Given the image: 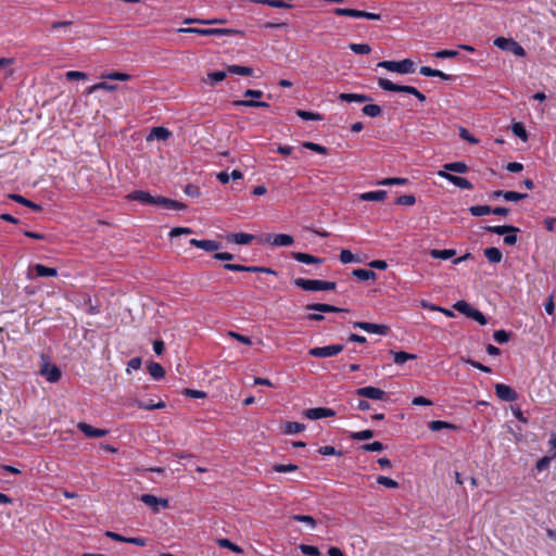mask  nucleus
Instances as JSON below:
<instances>
[{
  "instance_id": "62",
  "label": "nucleus",
  "mask_w": 556,
  "mask_h": 556,
  "mask_svg": "<svg viewBox=\"0 0 556 556\" xmlns=\"http://www.w3.org/2000/svg\"><path fill=\"white\" fill-rule=\"evenodd\" d=\"M65 76H66L67 80H79V79L87 78L86 73L78 72V71H68V72H66Z\"/></svg>"
},
{
  "instance_id": "51",
  "label": "nucleus",
  "mask_w": 556,
  "mask_h": 556,
  "mask_svg": "<svg viewBox=\"0 0 556 556\" xmlns=\"http://www.w3.org/2000/svg\"><path fill=\"white\" fill-rule=\"evenodd\" d=\"M405 184H407V179L406 178H399V177L384 178V179L379 180L377 182V185H379V186H392V185H405Z\"/></svg>"
},
{
  "instance_id": "49",
  "label": "nucleus",
  "mask_w": 556,
  "mask_h": 556,
  "mask_svg": "<svg viewBox=\"0 0 556 556\" xmlns=\"http://www.w3.org/2000/svg\"><path fill=\"white\" fill-rule=\"evenodd\" d=\"M372 437H374V431L369 430V429L353 432L351 434V439L356 440V441L368 440V439H371Z\"/></svg>"
},
{
  "instance_id": "64",
  "label": "nucleus",
  "mask_w": 556,
  "mask_h": 556,
  "mask_svg": "<svg viewBox=\"0 0 556 556\" xmlns=\"http://www.w3.org/2000/svg\"><path fill=\"white\" fill-rule=\"evenodd\" d=\"M416 199L412 194H405L397 198L396 203L402 205H413Z\"/></svg>"
},
{
  "instance_id": "20",
  "label": "nucleus",
  "mask_w": 556,
  "mask_h": 556,
  "mask_svg": "<svg viewBox=\"0 0 556 556\" xmlns=\"http://www.w3.org/2000/svg\"><path fill=\"white\" fill-rule=\"evenodd\" d=\"M172 132L165 127H153L151 132L147 137V140L150 141L152 139L156 140H166L170 137Z\"/></svg>"
},
{
  "instance_id": "36",
  "label": "nucleus",
  "mask_w": 556,
  "mask_h": 556,
  "mask_svg": "<svg viewBox=\"0 0 556 556\" xmlns=\"http://www.w3.org/2000/svg\"><path fill=\"white\" fill-rule=\"evenodd\" d=\"M511 131L516 137L520 138L522 141L528 140L527 130L521 123H519V122L514 123L511 125Z\"/></svg>"
},
{
  "instance_id": "40",
  "label": "nucleus",
  "mask_w": 556,
  "mask_h": 556,
  "mask_svg": "<svg viewBox=\"0 0 556 556\" xmlns=\"http://www.w3.org/2000/svg\"><path fill=\"white\" fill-rule=\"evenodd\" d=\"M100 89L106 90V91H115L117 89V86L102 81V83H98V84L90 86L88 88L87 92L90 94Z\"/></svg>"
},
{
  "instance_id": "42",
  "label": "nucleus",
  "mask_w": 556,
  "mask_h": 556,
  "mask_svg": "<svg viewBox=\"0 0 556 556\" xmlns=\"http://www.w3.org/2000/svg\"><path fill=\"white\" fill-rule=\"evenodd\" d=\"M469 212L472 216H484L491 213L489 205H473L469 207Z\"/></svg>"
},
{
  "instance_id": "27",
  "label": "nucleus",
  "mask_w": 556,
  "mask_h": 556,
  "mask_svg": "<svg viewBox=\"0 0 556 556\" xmlns=\"http://www.w3.org/2000/svg\"><path fill=\"white\" fill-rule=\"evenodd\" d=\"M227 73L242 76H251L253 74V70L248 66L228 65Z\"/></svg>"
},
{
  "instance_id": "39",
  "label": "nucleus",
  "mask_w": 556,
  "mask_h": 556,
  "mask_svg": "<svg viewBox=\"0 0 556 556\" xmlns=\"http://www.w3.org/2000/svg\"><path fill=\"white\" fill-rule=\"evenodd\" d=\"M10 198L25 206H28L30 207L31 210L34 211H40L41 210V206L39 204H36L27 199H25L24 197L20 195V194H11Z\"/></svg>"
},
{
  "instance_id": "46",
  "label": "nucleus",
  "mask_w": 556,
  "mask_h": 556,
  "mask_svg": "<svg viewBox=\"0 0 556 556\" xmlns=\"http://www.w3.org/2000/svg\"><path fill=\"white\" fill-rule=\"evenodd\" d=\"M454 308L456 311H458L459 313L466 315L467 317L470 316L473 307L470 306L466 301H457L455 304H454Z\"/></svg>"
},
{
  "instance_id": "10",
  "label": "nucleus",
  "mask_w": 556,
  "mask_h": 556,
  "mask_svg": "<svg viewBox=\"0 0 556 556\" xmlns=\"http://www.w3.org/2000/svg\"><path fill=\"white\" fill-rule=\"evenodd\" d=\"M356 394L362 397L384 401L387 399V393L375 387H363L356 390Z\"/></svg>"
},
{
  "instance_id": "9",
  "label": "nucleus",
  "mask_w": 556,
  "mask_h": 556,
  "mask_svg": "<svg viewBox=\"0 0 556 556\" xmlns=\"http://www.w3.org/2000/svg\"><path fill=\"white\" fill-rule=\"evenodd\" d=\"M352 325L354 328H359L369 333H377L382 336L387 334L390 330L387 325H378L367 321H354Z\"/></svg>"
},
{
  "instance_id": "44",
  "label": "nucleus",
  "mask_w": 556,
  "mask_h": 556,
  "mask_svg": "<svg viewBox=\"0 0 556 556\" xmlns=\"http://www.w3.org/2000/svg\"><path fill=\"white\" fill-rule=\"evenodd\" d=\"M349 48L356 54H368L371 51L367 43H350Z\"/></svg>"
},
{
  "instance_id": "54",
  "label": "nucleus",
  "mask_w": 556,
  "mask_h": 556,
  "mask_svg": "<svg viewBox=\"0 0 556 556\" xmlns=\"http://www.w3.org/2000/svg\"><path fill=\"white\" fill-rule=\"evenodd\" d=\"M493 338L497 343L504 344L508 342V340L510 339V333L507 332L506 330H496L493 333Z\"/></svg>"
},
{
  "instance_id": "61",
  "label": "nucleus",
  "mask_w": 556,
  "mask_h": 556,
  "mask_svg": "<svg viewBox=\"0 0 556 556\" xmlns=\"http://www.w3.org/2000/svg\"><path fill=\"white\" fill-rule=\"evenodd\" d=\"M340 262L343 264H349L356 262L354 254L349 250H342L340 253Z\"/></svg>"
},
{
  "instance_id": "21",
  "label": "nucleus",
  "mask_w": 556,
  "mask_h": 556,
  "mask_svg": "<svg viewBox=\"0 0 556 556\" xmlns=\"http://www.w3.org/2000/svg\"><path fill=\"white\" fill-rule=\"evenodd\" d=\"M387 191L377 190V191H368L359 194V199L363 201H376L381 202L387 198Z\"/></svg>"
},
{
  "instance_id": "5",
  "label": "nucleus",
  "mask_w": 556,
  "mask_h": 556,
  "mask_svg": "<svg viewBox=\"0 0 556 556\" xmlns=\"http://www.w3.org/2000/svg\"><path fill=\"white\" fill-rule=\"evenodd\" d=\"M344 346L342 344H332L327 346H317L313 348L308 351V354L314 357H332L338 355L343 351Z\"/></svg>"
},
{
  "instance_id": "23",
  "label": "nucleus",
  "mask_w": 556,
  "mask_h": 556,
  "mask_svg": "<svg viewBox=\"0 0 556 556\" xmlns=\"http://www.w3.org/2000/svg\"><path fill=\"white\" fill-rule=\"evenodd\" d=\"M254 239L253 235L245 232L232 233L228 237V240L236 244H249Z\"/></svg>"
},
{
  "instance_id": "35",
  "label": "nucleus",
  "mask_w": 556,
  "mask_h": 556,
  "mask_svg": "<svg viewBox=\"0 0 556 556\" xmlns=\"http://www.w3.org/2000/svg\"><path fill=\"white\" fill-rule=\"evenodd\" d=\"M304 429H305V426L303 424L295 422V421H288L285 424L283 431L287 434H295V433L302 432Z\"/></svg>"
},
{
  "instance_id": "1",
  "label": "nucleus",
  "mask_w": 556,
  "mask_h": 556,
  "mask_svg": "<svg viewBox=\"0 0 556 556\" xmlns=\"http://www.w3.org/2000/svg\"><path fill=\"white\" fill-rule=\"evenodd\" d=\"M293 283L305 291H328L336 289V282L317 279L296 278Z\"/></svg>"
},
{
  "instance_id": "18",
  "label": "nucleus",
  "mask_w": 556,
  "mask_h": 556,
  "mask_svg": "<svg viewBox=\"0 0 556 556\" xmlns=\"http://www.w3.org/2000/svg\"><path fill=\"white\" fill-rule=\"evenodd\" d=\"M156 201H157L156 205L162 206L163 208H166V210L181 211V210L186 208V204H184L182 202H178V201H175V200H172L168 198H164L161 195H159Z\"/></svg>"
},
{
  "instance_id": "33",
  "label": "nucleus",
  "mask_w": 556,
  "mask_h": 556,
  "mask_svg": "<svg viewBox=\"0 0 556 556\" xmlns=\"http://www.w3.org/2000/svg\"><path fill=\"white\" fill-rule=\"evenodd\" d=\"M352 275L354 277H356L357 279L364 280V281L376 278V273L375 271L369 270V269H363V268L354 269L352 271Z\"/></svg>"
},
{
  "instance_id": "59",
  "label": "nucleus",
  "mask_w": 556,
  "mask_h": 556,
  "mask_svg": "<svg viewBox=\"0 0 556 556\" xmlns=\"http://www.w3.org/2000/svg\"><path fill=\"white\" fill-rule=\"evenodd\" d=\"M306 309L309 311H317L321 313H330L331 305L329 304H323V303H316V304H308L306 306Z\"/></svg>"
},
{
  "instance_id": "63",
  "label": "nucleus",
  "mask_w": 556,
  "mask_h": 556,
  "mask_svg": "<svg viewBox=\"0 0 556 556\" xmlns=\"http://www.w3.org/2000/svg\"><path fill=\"white\" fill-rule=\"evenodd\" d=\"M469 318L476 320L480 325H485L488 323L485 316L478 309L473 308Z\"/></svg>"
},
{
  "instance_id": "52",
  "label": "nucleus",
  "mask_w": 556,
  "mask_h": 556,
  "mask_svg": "<svg viewBox=\"0 0 556 556\" xmlns=\"http://www.w3.org/2000/svg\"><path fill=\"white\" fill-rule=\"evenodd\" d=\"M527 197H528L527 193H519L516 191H505V193H503V198L506 201H513V202L526 199Z\"/></svg>"
},
{
  "instance_id": "53",
  "label": "nucleus",
  "mask_w": 556,
  "mask_h": 556,
  "mask_svg": "<svg viewBox=\"0 0 556 556\" xmlns=\"http://www.w3.org/2000/svg\"><path fill=\"white\" fill-rule=\"evenodd\" d=\"M299 548L303 554L308 555V556H319L320 555L318 547L313 546V545L300 544Z\"/></svg>"
},
{
  "instance_id": "47",
  "label": "nucleus",
  "mask_w": 556,
  "mask_h": 556,
  "mask_svg": "<svg viewBox=\"0 0 556 556\" xmlns=\"http://www.w3.org/2000/svg\"><path fill=\"white\" fill-rule=\"evenodd\" d=\"M292 519L307 525L311 529H315V527H316L315 519L308 515H293Z\"/></svg>"
},
{
  "instance_id": "24",
  "label": "nucleus",
  "mask_w": 556,
  "mask_h": 556,
  "mask_svg": "<svg viewBox=\"0 0 556 556\" xmlns=\"http://www.w3.org/2000/svg\"><path fill=\"white\" fill-rule=\"evenodd\" d=\"M484 229L489 232L496 233L500 236L508 233V232H518L519 231V229L517 227L510 226V225L486 226Z\"/></svg>"
},
{
  "instance_id": "32",
  "label": "nucleus",
  "mask_w": 556,
  "mask_h": 556,
  "mask_svg": "<svg viewBox=\"0 0 556 556\" xmlns=\"http://www.w3.org/2000/svg\"><path fill=\"white\" fill-rule=\"evenodd\" d=\"M456 254V251L453 250V249H446V250H431L430 251V255L433 257V258H441V260H448L453 256H455Z\"/></svg>"
},
{
  "instance_id": "41",
  "label": "nucleus",
  "mask_w": 556,
  "mask_h": 556,
  "mask_svg": "<svg viewBox=\"0 0 556 556\" xmlns=\"http://www.w3.org/2000/svg\"><path fill=\"white\" fill-rule=\"evenodd\" d=\"M362 112L369 117H377L381 114L382 110L377 104H366L363 106Z\"/></svg>"
},
{
  "instance_id": "16",
  "label": "nucleus",
  "mask_w": 556,
  "mask_h": 556,
  "mask_svg": "<svg viewBox=\"0 0 556 556\" xmlns=\"http://www.w3.org/2000/svg\"><path fill=\"white\" fill-rule=\"evenodd\" d=\"M190 244L193 247H197L199 249H202L205 252H215V251H218L222 247L220 242H217L214 240L191 239Z\"/></svg>"
},
{
  "instance_id": "37",
  "label": "nucleus",
  "mask_w": 556,
  "mask_h": 556,
  "mask_svg": "<svg viewBox=\"0 0 556 556\" xmlns=\"http://www.w3.org/2000/svg\"><path fill=\"white\" fill-rule=\"evenodd\" d=\"M216 543L219 547L229 548L237 554L243 553V549L240 546L233 544L228 539H218V540H216Z\"/></svg>"
},
{
  "instance_id": "45",
  "label": "nucleus",
  "mask_w": 556,
  "mask_h": 556,
  "mask_svg": "<svg viewBox=\"0 0 556 556\" xmlns=\"http://www.w3.org/2000/svg\"><path fill=\"white\" fill-rule=\"evenodd\" d=\"M273 470L276 472H296L299 470V467L294 464H275L273 466Z\"/></svg>"
},
{
  "instance_id": "19",
  "label": "nucleus",
  "mask_w": 556,
  "mask_h": 556,
  "mask_svg": "<svg viewBox=\"0 0 556 556\" xmlns=\"http://www.w3.org/2000/svg\"><path fill=\"white\" fill-rule=\"evenodd\" d=\"M339 99L345 102L365 103L371 100L370 97L363 93H340Z\"/></svg>"
},
{
  "instance_id": "13",
  "label": "nucleus",
  "mask_w": 556,
  "mask_h": 556,
  "mask_svg": "<svg viewBox=\"0 0 556 556\" xmlns=\"http://www.w3.org/2000/svg\"><path fill=\"white\" fill-rule=\"evenodd\" d=\"M495 393L501 400L506 401V402H514L518 397L516 391L513 388H510L509 386L504 384V383L495 384Z\"/></svg>"
},
{
  "instance_id": "43",
  "label": "nucleus",
  "mask_w": 556,
  "mask_h": 556,
  "mask_svg": "<svg viewBox=\"0 0 556 556\" xmlns=\"http://www.w3.org/2000/svg\"><path fill=\"white\" fill-rule=\"evenodd\" d=\"M429 429L432 431H439L441 429H455V426L441 420H432L429 422Z\"/></svg>"
},
{
  "instance_id": "3",
  "label": "nucleus",
  "mask_w": 556,
  "mask_h": 556,
  "mask_svg": "<svg viewBox=\"0 0 556 556\" xmlns=\"http://www.w3.org/2000/svg\"><path fill=\"white\" fill-rule=\"evenodd\" d=\"M494 46L501 50L509 51L517 56H525L526 54L525 49L511 38L497 37L494 40Z\"/></svg>"
},
{
  "instance_id": "58",
  "label": "nucleus",
  "mask_w": 556,
  "mask_h": 556,
  "mask_svg": "<svg viewBox=\"0 0 556 556\" xmlns=\"http://www.w3.org/2000/svg\"><path fill=\"white\" fill-rule=\"evenodd\" d=\"M362 450L365 452H380L383 450V444L379 441L367 443L362 445Z\"/></svg>"
},
{
  "instance_id": "4",
  "label": "nucleus",
  "mask_w": 556,
  "mask_h": 556,
  "mask_svg": "<svg viewBox=\"0 0 556 556\" xmlns=\"http://www.w3.org/2000/svg\"><path fill=\"white\" fill-rule=\"evenodd\" d=\"M378 86L386 91L404 92L413 96L419 92L415 87L396 85L387 78H379Z\"/></svg>"
},
{
  "instance_id": "2",
  "label": "nucleus",
  "mask_w": 556,
  "mask_h": 556,
  "mask_svg": "<svg viewBox=\"0 0 556 556\" xmlns=\"http://www.w3.org/2000/svg\"><path fill=\"white\" fill-rule=\"evenodd\" d=\"M377 66L399 74H412L415 72V63L409 59L402 61H381Z\"/></svg>"
},
{
  "instance_id": "26",
  "label": "nucleus",
  "mask_w": 556,
  "mask_h": 556,
  "mask_svg": "<svg viewBox=\"0 0 556 556\" xmlns=\"http://www.w3.org/2000/svg\"><path fill=\"white\" fill-rule=\"evenodd\" d=\"M443 170L464 174L468 170V166L463 162L446 163L443 165Z\"/></svg>"
},
{
  "instance_id": "17",
  "label": "nucleus",
  "mask_w": 556,
  "mask_h": 556,
  "mask_svg": "<svg viewBox=\"0 0 556 556\" xmlns=\"http://www.w3.org/2000/svg\"><path fill=\"white\" fill-rule=\"evenodd\" d=\"M40 374L49 382H56L61 378V370L55 365L45 364L40 369Z\"/></svg>"
},
{
  "instance_id": "34",
  "label": "nucleus",
  "mask_w": 556,
  "mask_h": 556,
  "mask_svg": "<svg viewBox=\"0 0 556 556\" xmlns=\"http://www.w3.org/2000/svg\"><path fill=\"white\" fill-rule=\"evenodd\" d=\"M233 105L236 106H250V108H268L269 104L263 101H254V100H237L233 101Z\"/></svg>"
},
{
  "instance_id": "48",
  "label": "nucleus",
  "mask_w": 556,
  "mask_h": 556,
  "mask_svg": "<svg viewBox=\"0 0 556 556\" xmlns=\"http://www.w3.org/2000/svg\"><path fill=\"white\" fill-rule=\"evenodd\" d=\"M296 115L304 121L321 119V116L318 113H314V112H309V111L298 110Z\"/></svg>"
},
{
  "instance_id": "57",
  "label": "nucleus",
  "mask_w": 556,
  "mask_h": 556,
  "mask_svg": "<svg viewBox=\"0 0 556 556\" xmlns=\"http://www.w3.org/2000/svg\"><path fill=\"white\" fill-rule=\"evenodd\" d=\"M377 483L384 485L387 488H390V489H395L399 485L395 480H393L389 477H384V476H379L377 478Z\"/></svg>"
},
{
  "instance_id": "31",
  "label": "nucleus",
  "mask_w": 556,
  "mask_h": 556,
  "mask_svg": "<svg viewBox=\"0 0 556 556\" xmlns=\"http://www.w3.org/2000/svg\"><path fill=\"white\" fill-rule=\"evenodd\" d=\"M227 76V71H217L212 72L207 74V78L204 80V83H208L211 86H215L217 83L224 80Z\"/></svg>"
},
{
  "instance_id": "28",
  "label": "nucleus",
  "mask_w": 556,
  "mask_h": 556,
  "mask_svg": "<svg viewBox=\"0 0 556 556\" xmlns=\"http://www.w3.org/2000/svg\"><path fill=\"white\" fill-rule=\"evenodd\" d=\"M392 354L394 363L397 365H403L407 361L416 359L417 357L415 354H410L404 351L392 352Z\"/></svg>"
},
{
  "instance_id": "6",
  "label": "nucleus",
  "mask_w": 556,
  "mask_h": 556,
  "mask_svg": "<svg viewBox=\"0 0 556 556\" xmlns=\"http://www.w3.org/2000/svg\"><path fill=\"white\" fill-rule=\"evenodd\" d=\"M140 501L151 507L153 513H159L161 508H168L167 498L156 497L152 494H142Z\"/></svg>"
},
{
  "instance_id": "56",
  "label": "nucleus",
  "mask_w": 556,
  "mask_h": 556,
  "mask_svg": "<svg viewBox=\"0 0 556 556\" xmlns=\"http://www.w3.org/2000/svg\"><path fill=\"white\" fill-rule=\"evenodd\" d=\"M460 361H462V362H464V363H466V364L471 365L472 367H475V368H477V369H479V370H481V371H484V372H491V368H490V367L484 366V365H482L481 363L476 362V361H473V359H470V358H467V357H464V356H463V357H460Z\"/></svg>"
},
{
  "instance_id": "38",
  "label": "nucleus",
  "mask_w": 556,
  "mask_h": 556,
  "mask_svg": "<svg viewBox=\"0 0 556 556\" xmlns=\"http://www.w3.org/2000/svg\"><path fill=\"white\" fill-rule=\"evenodd\" d=\"M334 14H337L339 16H350V17L361 18L362 11L355 10V9L338 8L334 10Z\"/></svg>"
},
{
  "instance_id": "30",
  "label": "nucleus",
  "mask_w": 556,
  "mask_h": 556,
  "mask_svg": "<svg viewBox=\"0 0 556 556\" xmlns=\"http://www.w3.org/2000/svg\"><path fill=\"white\" fill-rule=\"evenodd\" d=\"M148 370H149V374L151 375V377L154 379H161L165 375L164 368L159 363L151 362L148 365Z\"/></svg>"
},
{
  "instance_id": "22",
  "label": "nucleus",
  "mask_w": 556,
  "mask_h": 556,
  "mask_svg": "<svg viewBox=\"0 0 556 556\" xmlns=\"http://www.w3.org/2000/svg\"><path fill=\"white\" fill-rule=\"evenodd\" d=\"M292 257L300 262V263H304V264H320L323 261L318 257H315L311 254H307V253H302V252H293L292 253Z\"/></svg>"
},
{
  "instance_id": "14",
  "label": "nucleus",
  "mask_w": 556,
  "mask_h": 556,
  "mask_svg": "<svg viewBox=\"0 0 556 556\" xmlns=\"http://www.w3.org/2000/svg\"><path fill=\"white\" fill-rule=\"evenodd\" d=\"M77 428L88 438H102L109 433L106 429L94 428L86 422H79Z\"/></svg>"
},
{
  "instance_id": "12",
  "label": "nucleus",
  "mask_w": 556,
  "mask_h": 556,
  "mask_svg": "<svg viewBox=\"0 0 556 556\" xmlns=\"http://www.w3.org/2000/svg\"><path fill=\"white\" fill-rule=\"evenodd\" d=\"M438 175L440 177L448 180L450 182H452L453 185H455L458 188L470 190L473 187L472 184L468 179H466L464 177L452 175L450 173H446L445 170H440L438 173Z\"/></svg>"
},
{
  "instance_id": "8",
  "label": "nucleus",
  "mask_w": 556,
  "mask_h": 556,
  "mask_svg": "<svg viewBox=\"0 0 556 556\" xmlns=\"http://www.w3.org/2000/svg\"><path fill=\"white\" fill-rule=\"evenodd\" d=\"M224 268L230 271H248V273H264L276 275V271L268 267L262 266H243L239 264H225Z\"/></svg>"
},
{
  "instance_id": "50",
  "label": "nucleus",
  "mask_w": 556,
  "mask_h": 556,
  "mask_svg": "<svg viewBox=\"0 0 556 556\" xmlns=\"http://www.w3.org/2000/svg\"><path fill=\"white\" fill-rule=\"evenodd\" d=\"M302 147L320 154H327V149L318 143L306 141L302 143Z\"/></svg>"
},
{
  "instance_id": "11",
  "label": "nucleus",
  "mask_w": 556,
  "mask_h": 556,
  "mask_svg": "<svg viewBox=\"0 0 556 556\" xmlns=\"http://www.w3.org/2000/svg\"><path fill=\"white\" fill-rule=\"evenodd\" d=\"M305 418L317 420L321 418L332 417L336 415L334 410L327 407L308 408L303 412Z\"/></svg>"
},
{
  "instance_id": "15",
  "label": "nucleus",
  "mask_w": 556,
  "mask_h": 556,
  "mask_svg": "<svg viewBox=\"0 0 556 556\" xmlns=\"http://www.w3.org/2000/svg\"><path fill=\"white\" fill-rule=\"evenodd\" d=\"M128 198L132 201H138L143 204L156 205L157 204L156 200H157L159 195H152L149 192L139 190V191L131 192L128 195Z\"/></svg>"
},
{
  "instance_id": "55",
  "label": "nucleus",
  "mask_w": 556,
  "mask_h": 556,
  "mask_svg": "<svg viewBox=\"0 0 556 556\" xmlns=\"http://www.w3.org/2000/svg\"><path fill=\"white\" fill-rule=\"evenodd\" d=\"M102 78L124 81V80H128L130 78V75H128L126 73L112 72V73L103 74Z\"/></svg>"
},
{
  "instance_id": "25",
  "label": "nucleus",
  "mask_w": 556,
  "mask_h": 556,
  "mask_svg": "<svg viewBox=\"0 0 556 556\" xmlns=\"http://www.w3.org/2000/svg\"><path fill=\"white\" fill-rule=\"evenodd\" d=\"M34 270L39 277H54L58 275V270L52 267H47L42 264H36Z\"/></svg>"
},
{
  "instance_id": "60",
  "label": "nucleus",
  "mask_w": 556,
  "mask_h": 556,
  "mask_svg": "<svg viewBox=\"0 0 556 556\" xmlns=\"http://www.w3.org/2000/svg\"><path fill=\"white\" fill-rule=\"evenodd\" d=\"M182 394L192 399H204L206 396L205 392L193 389H184Z\"/></svg>"
},
{
  "instance_id": "7",
  "label": "nucleus",
  "mask_w": 556,
  "mask_h": 556,
  "mask_svg": "<svg viewBox=\"0 0 556 556\" xmlns=\"http://www.w3.org/2000/svg\"><path fill=\"white\" fill-rule=\"evenodd\" d=\"M261 241L275 247H289L294 242V239L290 235L279 233L276 236L266 235Z\"/></svg>"
},
{
  "instance_id": "29",
  "label": "nucleus",
  "mask_w": 556,
  "mask_h": 556,
  "mask_svg": "<svg viewBox=\"0 0 556 556\" xmlns=\"http://www.w3.org/2000/svg\"><path fill=\"white\" fill-rule=\"evenodd\" d=\"M484 255L491 263H500L502 261V252L497 248H488L484 250Z\"/></svg>"
}]
</instances>
